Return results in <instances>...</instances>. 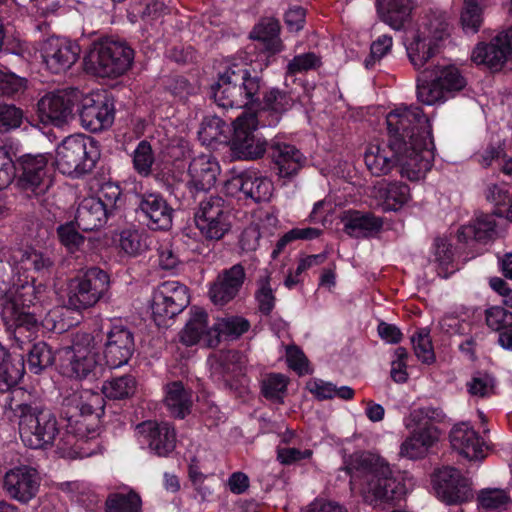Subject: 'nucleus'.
Segmentation results:
<instances>
[{"label":"nucleus","mask_w":512,"mask_h":512,"mask_svg":"<svg viewBox=\"0 0 512 512\" xmlns=\"http://www.w3.org/2000/svg\"><path fill=\"white\" fill-rule=\"evenodd\" d=\"M134 51L125 42L103 40L94 43L84 58L87 72L99 77H118L132 65Z\"/></svg>","instance_id":"423d86ee"},{"label":"nucleus","mask_w":512,"mask_h":512,"mask_svg":"<svg viewBox=\"0 0 512 512\" xmlns=\"http://www.w3.org/2000/svg\"><path fill=\"white\" fill-rule=\"evenodd\" d=\"M240 359L241 355L237 351H221L210 359L211 375L218 380H226L240 370Z\"/></svg>","instance_id":"a19ab883"},{"label":"nucleus","mask_w":512,"mask_h":512,"mask_svg":"<svg viewBox=\"0 0 512 512\" xmlns=\"http://www.w3.org/2000/svg\"><path fill=\"white\" fill-rule=\"evenodd\" d=\"M207 317L208 315L203 309L199 307L191 308L190 317L179 333L181 343L192 346L197 344L204 336L211 337L213 329L208 328Z\"/></svg>","instance_id":"c9c22d12"},{"label":"nucleus","mask_w":512,"mask_h":512,"mask_svg":"<svg viewBox=\"0 0 512 512\" xmlns=\"http://www.w3.org/2000/svg\"><path fill=\"white\" fill-rule=\"evenodd\" d=\"M219 172V164L213 156L201 154L194 157L188 167L187 187L192 193L206 192L214 186Z\"/></svg>","instance_id":"a878e982"},{"label":"nucleus","mask_w":512,"mask_h":512,"mask_svg":"<svg viewBox=\"0 0 512 512\" xmlns=\"http://www.w3.org/2000/svg\"><path fill=\"white\" fill-rule=\"evenodd\" d=\"M386 124L391 145L396 151L404 148L411 155L432 152L433 140L429 118L418 106H401L390 111Z\"/></svg>","instance_id":"f257e3e1"},{"label":"nucleus","mask_w":512,"mask_h":512,"mask_svg":"<svg viewBox=\"0 0 512 512\" xmlns=\"http://www.w3.org/2000/svg\"><path fill=\"white\" fill-rule=\"evenodd\" d=\"M261 121L254 113L243 112L233 122L230 149L234 157L242 160H257L267 151V140L257 131Z\"/></svg>","instance_id":"6e6552de"},{"label":"nucleus","mask_w":512,"mask_h":512,"mask_svg":"<svg viewBox=\"0 0 512 512\" xmlns=\"http://www.w3.org/2000/svg\"><path fill=\"white\" fill-rule=\"evenodd\" d=\"M27 362L29 370L34 374H39L53 364L54 354L47 343L40 341L29 349Z\"/></svg>","instance_id":"de8ad7c7"},{"label":"nucleus","mask_w":512,"mask_h":512,"mask_svg":"<svg viewBox=\"0 0 512 512\" xmlns=\"http://www.w3.org/2000/svg\"><path fill=\"white\" fill-rule=\"evenodd\" d=\"M245 281L246 271L242 263L223 269L210 285L211 302L219 307L225 306L239 295Z\"/></svg>","instance_id":"4be33fe9"},{"label":"nucleus","mask_w":512,"mask_h":512,"mask_svg":"<svg viewBox=\"0 0 512 512\" xmlns=\"http://www.w3.org/2000/svg\"><path fill=\"white\" fill-rule=\"evenodd\" d=\"M229 185L255 202L269 200L273 189L272 182L268 178L257 176L255 173H243L236 176Z\"/></svg>","instance_id":"7c9ffc66"},{"label":"nucleus","mask_w":512,"mask_h":512,"mask_svg":"<svg viewBox=\"0 0 512 512\" xmlns=\"http://www.w3.org/2000/svg\"><path fill=\"white\" fill-rule=\"evenodd\" d=\"M279 31V22L276 19L267 18L254 27L251 38L262 41L270 52L275 53L281 50Z\"/></svg>","instance_id":"37998d69"},{"label":"nucleus","mask_w":512,"mask_h":512,"mask_svg":"<svg viewBox=\"0 0 512 512\" xmlns=\"http://www.w3.org/2000/svg\"><path fill=\"white\" fill-rule=\"evenodd\" d=\"M262 109L255 113L262 126H276L286 111L293 106L291 96L277 88H272L264 93Z\"/></svg>","instance_id":"cd10ccee"},{"label":"nucleus","mask_w":512,"mask_h":512,"mask_svg":"<svg viewBox=\"0 0 512 512\" xmlns=\"http://www.w3.org/2000/svg\"><path fill=\"white\" fill-rule=\"evenodd\" d=\"M110 216L102 202L92 196L81 201L77 208L75 221L79 229L93 231L102 227Z\"/></svg>","instance_id":"2f4dec72"},{"label":"nucleus","mask_w":512,"mask_h":512,"mask_svg":"<svg viewBox=\"0 0 512 512\" xmlns=\"http://www.w3.org/2000/svg\"><path fill=\"white\" fill-rule=\"evenodd\" d=\"M80 95L75 89L56 90L45 94L37 103L40 120L44 124L61 126L72 117Z\"/></svg>","instance_id":"dca6fc26"},{"label":"nucleus","mask_w":512,"mask_h":512,"mask_svg":"<svg viewBox=\"0 0 512 512\" xmlns=\"http://www.w3.org/2000/svg\"><path fill=\"white\" fill-rule=\"evenodd\" d=\"M100 157L98 142L85 135H70L58 146L55 163L62 174L81 175L93 169Z\"/></svg>","instance_id":"0eeeda50"},{"label":"nucleus","mask_w":512,"mask_h":512,"mask_svg":"<svg viewBox=\"0 0 512 512\" xmlns=\"http://www.w3.org/2000/svg\"><path fill=\"white\" fill-rule=\"evenodd\" d=\"M461 23L466 33H476L482 23V9L477 0H464Z\"/></svg>","instance_id":"6e6d98bb"},{"label":"nucleus","mask_w":512,"mask_h":512,"mask_svg":"<svg viewBox=\"0 0 512 512\" xmlns=\"http://www.w3.org/2000/svg\"><path fill=\"white\" fill-rule=\"evenodd\" d=\"M226 130L227 125L220 117L215 115L207 116L201 123L199 136L203 142L211 143L213 141H219Z\"/></svg>","instance_id":"4d7b16f0"},{"label":"nucleus","mask_w":512,"mask_h":512,"mask_svg":"<svg viewBox=\"0 0 512 512\" xmlns=\"http://www.w3.org/2000/svg\"><path fill=\"white\" fill-rule=\"evenodd\" d=\"M496 222L493 215L480 214L473 223L463 225L457 233L458 240L468 242L475 240L478 242H486L496 234Z\"/></svg>","instance_id":"4c0bfd02"},{"label":"nucleus","mask_w":512,"mask_h":512,"mask_svg":"<svg viewBox=\"0 0 512 512\" xmlns=\"http://www.w3.org/2000/svg\"><path fill=\"white\" fill-rule=\"evenodd\" d=\"M349 469L364 475V497L374 506L399 500L406 492L401 475L394 472L388 462L376 454H355Z\"/></svg>","instance_id":"f03ea898"},{"label":"nucleus","mask_w":512,"mask_h":512,"mask_svg":"<svg viewBox=\"0 0 512 512\" xmlns=\"http://www.w3.org/2000/svg\"><path fill=\"white\" fill-rule=\"evenodd\" d=\"M344 231L351 237L364 238L378 232L383 225L380 218L370 213L347 211L343 217Z\"/></svg>","instance_id":"72a5a7b5"},{"label":"nucleus","mask_w":512,"mask_h":512,"mask_svg":"<svg viewBox=\"0 0 512 512\" xmlns=\"http://www.w3.org/2000/svg\"><path fill=\"white\" fill-rule=\"evenodd\" d=\"M231 207L220 196H210L200 202L195 223L201 234L210 240L221 239L231 227Z\"/></svg>","instance_id":"9b49d317"},{"label":"nucleus","mask_w":512,"mask_h":512,"mask_svg":"<svg viewBox=\"0 0 512 512\" xmlns=\"http://www.w3.org/2000/svg\"><path fill=\"white\" fill-rule=\"evenodd\" d=\"M413 349L416 357L423 363L431 364L435 360V355L432 347V342L429 337V332L425 329L417 332L411 338Z\"/></svg>","instance_id":"bf43d9fd"},{"label":"nucleus","mask_w":512,"mask_h":512,"mask_svg":"<svg viewBox=\"0 0 512 512\" xmlns=\"http://www.w3.org/2000/svg\"><path fill=\"white\" fill-rule=\"evenodd\" d=\"M386 204L393 210H397L410 199V188L401 182L388 183L384 189Z\"/></svg>","instance_id":"13d9d810"},{"label":"nucleus","mask_w":512,"mask_h":512,"mask_svg":"<svg viewBox=\"0 0 512 512\" xmlns=\"http://www.w3.org/2000/svg\"><path fill=\"white\" fill-rule=\"evenodd\" d=\"M137 212L143 216L152 230H168L172 226L173 208L158 192L137 195Z\"/></svg>","instance_id":"5701e85b"},{"label":"nucleus","mask_w":512,"mask_h":512,"mask_svg":"<svg viewBox=\"0 0 512 512\" xmlns=\"http://www.w3.org/2000/svg\"><path fill=\"white\" fill-rule=\"evenodd\" d=\"M377 13L381 21L394 30H401L410 20L412 0H376Z\"/></svg>","instance_id":"c756f323"},{"label":"nucleus","mask_w":512,"mask_h":512,"mask_svg":"<svg viewBox=\"0 0 512 512\" xmlns=\"http://www.w3.org/2000/svg\"><path fill=\"white\" fill-rule=\"evenodd\" d=\"M109 287L110 280L105 271L98 267L89 268L71 281L67 305L74 310L90 308L107 294Z\"/></svg>","instance_id":"1a4fd4ad"},{"label":"nucleus","mask_w":512,"mask_h":512,"mask_svg":"<svg viewBox=\"0 0 512 512\" xmlns=\"http://www.w3.org/2000/svg\"><path fill=\"white\" fill-rule=\"evenodd\" d=\"M68 364L66 373L77 379L96 378L100 366L94 352L93 337L89 333H78L71 347L66 349Z\"/></svg>","instance_id":"f8f14e48"},{"label":"nucleus","mask_w":512,"mask_h":512,"mask_svg":"<svg viewBox=\"0 0 512 512\" xmlns=\"http://www.w3.org/2000/svg\"><path fill=\"white\" fill-rule=\"evenodd\" d=\"M2 318L14 326L13 339L19 349H24L26 340L23 339V333L28 332L29 339H35L40 329L41 319L36 311L18 310L13 302L2 303Z\"/></svg>","instance_id":"b1692460"},{"label":"nucleus","mask_w":512,"mask_h":512,"mask_svg":"<svg viewBox=\"0 0 512 512\" xmlns=\"http://www.w3.org/2000/svg\"><path fill=\"white\" fill-rule=\"evenodd\" d=\"M120 248L130 256H136L148 249L147 237L137 230H124L120 234Z\"/></svg>","instance_id":"8fccbe9b"},{"label":"nucleus","mask_w":512,"mask_h":512,"mask_svg":"<svg viewBox=\"0 0 512 512\" xmlns=\"http://www.w3.org/2000/svg\"><path fill=\"white\" fill-rule=\"evenodd\" d=\"M79 117L85 129L91 132L102 131L110 127L114 121L113 103L100 94L87 95L81 100Z\"/></svg>","instance_id":"412c9836"},{"label":"nucleus","mask_w":512,"mask_h":512,"mask_svg":"<svg viewBox=\"0 0 512 512\" xmlns=\"http://www.w3.org/2000/svg\"><path fill=\"white\" fill-rule=\"evenodd\" d=\"M22 173L19 178L20 187L30 196L44 195L52 186V168L46 154H26L20 157Z\"/></svg>","instance_id":"4468645a"},{"label":"nucleus","mask_w":512,"mask_h":512,"mask_svg":"<svg viewBox=\"0 0 512 512\" xmlns=\"http://www.w3.org/2000/svg\"><path fill=\"white\" fill-rule=\"evenodd\" d=\"M255 298L260 312L269 315L275 306L276 298L270 286V277L268 275L259 279Z\"/></svg>","instance_id":"052dcab7"},{"label":"nucleus","mask_w":512,"mask_h":512,"mask_svg":"<svg viewBox=\"0 0 512 512\" xmlns=\"http://www.w3.org/2000/svg\"><path fill=\"white\" fill-rule=\"evenodd\" d=\"M471 59L491 70H500L507 61L512 60V27L499 32L490 43H479L473 49Z\"/></svg>","instance_id":"a211bd4d"},{"label":"nucleus","mask_w":512,"mask_h":512,"mask_svg":"<svg viewBox=\"0 0 512 512\" xmlns=\"http://www.w3.org/2000/svg\"><path fill=\"white\" fill-rule=\"evenodd\" d=\"M80 46L67 38L51 36L44 40L41 55L46 67L55 74L70 69L80 56Z\"/></svg>","instance_id":"6ab92c4d"},{"label":"nucleus","mask_w":512,"mask_h":512,"mask_svg":"<svg viewBox=\"0 0 512 512\" xmlns=\"http://www.w3.org/2000/svg\"><path fill=\"white\" fill-rule=\"evenodd\" d=\"M135 350L133 332L123 325H114L106 333L103 356L110 368H118L128 363Z\"/></svg>","instance_id":"aec40b11"},{"label":"nucleus","mask_w":512,"mask_h":512,"mask_svg":"<svg viewBox=\"0 0 512 512\" xmlns=\"http://www.w3.org/2000/svg\"><path fill=\"white\" fill-rule=\"evenodd\" d=\"M39 487L40 477L37 470L27 465L9 469L2 480L4 493L21 504H27L35 498Z\"/></svg>","instance_id":"f3484780"},{"label":"nucleus","mask_w":512,"mask_h":512,"mask_svg":"<svg viewBox=\"0 0 512 512\" xmlns=\"http://www.w3.org/2000/svg\"><path fill=\"white\" fill-rule=\"evenodd\" d=\"M262 87L263 81L256 72L252 73L244 64L233 63L211 86V96L220 107L242 108L259 102Z\"/></svg>","instance_id":"7ed1b4c3"},{"label":"nucleus","mask_w":512,"mask_h":512,"mask_svg":"<svg viewBox=\"0 0 512 512\" xmlns=\"http://www.w3.org/2000/svg\"><path fill=\"white\" fill-rule=\"evenodd\" d=\"M63 405L68 408L65 416L69 421L79 416H87L103 411L104 400L101 394L89 389L75 391L63 401Z\"/></svg>","instance_id":"c85d7f7f"},{"label":"nucleus","mask_w":512,"mask_h":512,"mask_svg":"<svg viewBox=\"0 0 512 512\" xmlns=\"http://www.w3.org/2000/svg\"><path fill=\"white\" fill-rule=\"evenodd\" d=\"M487 325L495 331H499L512 325V313L501 306H493L485 311Z\"/></svg>","instance_id":"338daca9"},{"label":"nucleus","mask_w":512,"mask_h":512,"mask_svg":"<svg viewBox=\"0 0 512 512\" xmlns=\"http://www.w3.org/2000/svg\"><path fill=\"white\" fill-rule=\"evenodd\" d=\"M434 77L439 81L445 93L459 91L464 88L466 82L459 70L454 66H446L434 70Z\"/></svg>","instance_id":"864d4df0"},{"label":"nucleus","mask_w":512,"mask_h":512,"mask_svg":"<svg viewBox=\"0 0 512 512\" xmlns=\"http://www.w3.org/2000/svg\"><path fill=\"white\" fill-rule=\"evenodd\" d=\"M154 160L151 144L146 140L140 141L133 152L134 169L138 174L148 176L151 174Z\"/></svg>","instance_id":"3c124183"},{"label":"nucleus","mask_w":512,"mask_h":512,"mask_svg":"<svg viewBox=\"0 0 512 512\" xmlns=\"http://www.w3.org/2000/svg\"><path fill=\"white\" fill-rule=\"evenodd\" d=\"M140 498L135 493L112 494L106 500L107 512H138Z\"/></svg>","instance_id":"603ef678"},{"label":"nucleus","mask_w":512,"mask_h":512,"mask_svg":"<svg viewBox=\"0 0 512 512\" xmlns=\"http://www.w3.org/2000/svg\"><path fill=\"white\" fill-rule=\"evenodd\" d=\"M15 258L22 268L36 272H49L54 265V260L49 254L32 248L19 250Z\"/></svg>","instance_id":"49530a36"},{"label":"nucleus","mask_w":512,"mask_h":512,"mask_svg":"<svg viewBox=\"0 0 512 512\" xmlns=\"http://www.w3.org/2000/svg\"><path fill=\"white\" fill-rule=\"evenodd\" d=\"M287 379L281 374H271L262 382V393L269 399H281L287 388Z\"/></svg>","instance_id":"0e129e2a"},{"label":"nucleus","mask_w":512,"mask_h":512,"mask_svg":"<svg viewBox=\"0 0 512 512\" xmlns=\"http://www.w3.org/2000/svg\"><path fill=\"white\" fill-rule=\"evenodd\" d=\"M164 405L171 416L179 419L185 418L192 407V393L186 389L181 381L169 382L164 388Z\"/></svg>","instance_id":"473e14b6"},{"label":"nucleus","mask_w":512,"mask_h":512,"mask_svg":"<svg viewBox=\"0 0 512 512\" xmlns=\"http://www.w3.org/2000/svg\"><path fill=\"white\" fill-rule=\"evenodd\" d=\"M394 359L391 362V378L396 383H405L408 380L407 359L409 357L406 348L398 347L394 352Z\"/></svg>","instance_id":"69168bd1"},{"label":"nucleus","mask_w":512,"mask_h":512,"mask_svg":"<svg viewBox=\"0 0 512 512\" xmlns=\"http://www.w3.org/2000/svg\"><path fill=\"white\" fill-rule=\"evenodd\" d=\"M13 411L18 418L19 434L25 446L43 449L53 445L59 428L56 416L50 409L32 402L18 404Z\"/></svg>","instance_id":"39448f33"},{"label":"nucleus","mask_w":512,"mask_h":512,"mask_svg":"<svg viewBox=\"0 0 512 512\" xmlns=\"http://www.w3.org/2000/svg\"><path fill=\"white\" fill-rule=\"evenodd\" d=\"M136 430L158 456H167L176 446L175 429L168 422L145 421L138 424Z\"/></svg>","instance_id":"393cba45"},{"label":"nucleus","mask_w":512,"mask_h":512,"mask_svg":"<svg viewBox=\"0 0 512 512\" xmlns=\"http://www.w3.org/2000/svg\"><path fill=\"white\" fill-rule=\"evenodd\" d=\"M477 506L485 511L502 512L512 506V498L508 489L488 487L478 491Z\"/></svg>","instance_id":"58836bf2"},{"label":"nucleus","mask_w":512,"mask_h":512,"mask_svg":"<svg viewBox=\"0 0 512 512\" xmlns=\"http://www.w3.org/2000/svg\"><path fill=\"white\" fill-rule=\"evenodd\" d=\"M43 291H45L44 286H35L33 282H25L17 286L15 291H10L9 296L3 302H13L17 305L18 310H30V307L35 305Z\"/></svg>","instance_id":"c03bdc74"},{"label":"nucleus","mask_w":512,"mask_h":512,"mask_svg":"<svg viewBox=\"0 0 512 512\" xmlns=\"http://www.w3.org/2000/svg\"><path fill=\"white\" fill-rule=\"evenodd\" d=\"M249 326V322L241 317L232 316L221 318L213 327V333H216V339H208V344H217L222 336L237 338L245 333L249 329Z\"/></svg>","instance_id":"a18cd8bd"},{"label":"nucleus","mask_w":512,"mask_h":512,"mask_svg":"<svg viewBox=\"0 0 512 512\" xmlns=\"http://www.w3.org/2000/svg\"><path fill=\"white\" fill-rule=\"evenodd\" d=\"M433 154L424 152L423 156L411 155L404 148L396 151L391 145V138L386 145L371 144L365 154L364 161L368 170L375 176L387 175L398 166L400 174L411 181L419 180L432 167Z\"/></svg>","instance_id":"20e7f679"},{"label":"nucleus","mask_w":512,"mask_h":512,"mask_svg":"<svg viewBox=\"0 0 512 512\" xmlns=\"http://www.w3.org/2000/svg\"><path fill=\"white\" fill-rule=\"evenodd\" d=\"M453 449L469 460H482L486 454L484 448H488L481 440L478 433L467 423L455 425L449 435Z\"/></svg>","instance_id":"bb28decb"},{"label":"nucleus","mask_w":512,"mask_h":512,"mask_svg":"<svg viewBox=\"0 0 512 512\" xmlns=\"http://www.w3.org/2000/svg\"><path fill=\"white\" fill-rule=\"evenodd\" d=\"M321 65V58L313 52L295 56L287 65V72L291 75L307 72Z\"/></svg>","instance_id":"e2e57ef3"},{"label":"nucleus","mask_w":512,"mask_h":512,"mask_svg":"<svg viewBox=\"0 0 512 512\" xmlns=\"http://www.w3.org/2000/svg\"><path fill=\"white\" fill-rule=\"evenodd\" d=\"M190 298L185 285L177 281H165L153 292L151 309L155 321L162 324L181 313L189 304Z\"/></svg>","instance_id":"ddd939ff"},{"label":"nucleus","mask_w":512,"mask_h":512,"mask_svg":"<svg viewBox=\"0 0 512 512\" xmlns=\"http://www.w3.org/2000/svg\"><path fill=\"white\" fill-rule=\"evenodd\" d=\"M24 120V112L13 104L0 103V133L19 128Z\"/></svg>","instance_id":"5fc2aeb1"},{"label":"nucleus","mask_w":512,"mask_h":512,"mask_svg":"<svg viewBox=\"0 0 512 512\" xmlns=\"http://www.w3.org/2000/svg\"><path fill=\"white\" fill-rule=\"evenodd\" d=\"M445 92L434 77V70L425 69L418 78L417 98L425 105H434L445 101Z\"/></svg>","instance_id":"ea45409f"},{"label":"nucleus","mask_w":512,"mask_h":512,"mask_svg":"<svg viewBox=\"0 0 512 512\" xmlns=\"http://www.w3.org/2000/svg\"><path fill=\"white\" fill-rule=\"evenodd\" d=\"M433 481L438 498L448 505H461L473 499L471 480L454 467L438 469Z\"/></svg>","instance_id":"2eb2a0df"},{"label":"nucleus","mask_w":512,"mask_h":512,"mask_svg":"<svg viewBox=\"0 0 512 512\" xmlns=\"http://www.w3.org/2000/svg\"><path fill=\"white\" fill-rule=\"evenodd\" d=\"M24 371L23 356H12L0 344V391H8L15 386L23 377Z\"/></svg>","instance_id":"e433bc0d"},{"label":"nucleus","mask_w":512,"mask_h":512,"mask_svg":"<svg viewBox=\"0 0 512 512\" xmlns=\"http://www.w3.org/2000/svg\"><path fill=\"white\" fill-rule=\"evenodd\" d=\"M275 165L278 167L281 177H289L296 174L303 166L305 158L294 146L285 143H273L271 146Z\"/></svg>","instance_id":"f704fd0d"},{"label":"nucleus","mask_w":512,"mask_h":512,"mask_svg":"<svg viewBox=\"0 0 512 512\" xmlns=\"http://www.w3.org/2000/svg\"><path fill=\"white\" fill-rule=\"evenodd\" d=\"M495 380L487 373H477L467 383L468 392L472 396L488 397L494 393Z\"/></svg>","instance_id":"680f3d73"},{"label":"nucleus","mask_w":512,"mask_h":512,"mask_svg":"<svg viewBox=\"0 0 512 512\" xmlns=\"http://www.w3.org/2000/svg\"><path fill=\"white\" fill-rule=\"evenodd\" d=\"M448 36V24L442 17L430 19L425 30L414 33L406 46L412 65L416 69H421L438 52L440 42Z\"/></svg>","instance_id":"9d476101"},{"label":"nucleus","mask_w":512,"mask_h":512,"mask_svg":"<svg viewBox=\"0 0 512 512\" xmlns=\"http://www.w3.org/2000/svg\"><path fill=\"white\" fill-rule=\"evenodd\" d=\"M137 382L132 375H123L107 380L102 385L103 395L112 400L130 398L136 392Z\"/></svg>","instance_id":"79ce46f5"},{"label":"nucleus","mask_w":512,"mask_h":512,"mask_svg":"<svg viewBox=\"0 0 512 512\" xmlns=\"http://www.w3.org/2000/svg\"><path fill=\"white\" fill-rule=\"evenodd\" d=\"M93 197L102 202L103 207L108 210L111 216L123 205L121 188L112 182L102 184L97 196Z\"/></svg>","instance_id":"09e8293b"},{"label":"nucleus","mask_w":512,"mask_h":512,"mask_svg":"<svg viewBox=\"0 0 512 512\" xmlns=\"http://www.w3.org/2000/svg\"><path fill=\"white\" fill-rule=\"evenodd\" d=\"M57 234L60 242L71 251L77 249L84 241V237L77 231L73 222L60 225Z\"/></svg>","instance_id":"774afa93"}]
</instances>
